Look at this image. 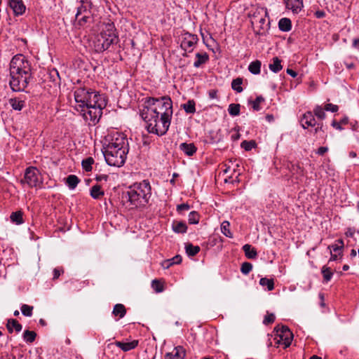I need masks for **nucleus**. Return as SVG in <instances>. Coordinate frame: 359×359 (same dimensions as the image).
<instances>
[{
  "mask_svg": "<svg viewBox=\"0 0 359 359\" xmlns=\"http://www.w3.org/2000/svg\"><path fill=\"white\" fill-rule=\"evenodd\" d=\"M140 116L147 123L149 133L163 135L168 131L172 115V102L170 97H147Z\"/></svg>",
  "mask_w": 359,
  "mask_h": 359,
  "instance_id": "obj_1",
  "label": "nucleus"
},
{
  "mask_svg": "<svg viewBox=\"0 0 359 359\" xmlns=\"http://www.w3.org/2000/svg\"><path fill=\"white\" fill-rule=\"evenodd\" d=\"M128 145L127 140L122 135L113 140L104 151L106 162L111 166H122L128 152Z\"/></svg>",
  "mask_w": 359,
  "mask_h": 359,
  "instance_id": "obj_2",
  "label": "nucleus"
},
{
  "mask_svg": "<svg viewBox=\"0 0 359 359\" xmlns=\"http://www.w3.org/2000/svg\"><path fill=\"white\" fill-rule=\"evenodd\" d=\"M150 196L151 187L145 180L139 184H134L123 195V198L128 200L134 207L144 205L148 203Z\"/></svg>",
  "mask_w": 359,
  "mask_h": 359,
  "instance_id": "obj_3",
  "label": "nucleus"
},
{
  "mask_svg": "<svg viewBox=\"0 0 359 359\" xmlns=\"http://www.w3.org/2000/svg\"><path fill=\"white\" fill-rule=\"evenodd\" d=\"M115 27L113 23L104 25L100 34L93 41L95 50L101 53L108 49L111 44L116 43L118 36L115 33Z\"/></svg>",
  "mask_w": 359,
  "mask_h": 359,
  "instance_id": "obj_4",
  "label": "nucleus"
},
{
  "mask_svg": "<svg viewBox=\"0 0 359 359\" xmlns=\"http://www.w3.org/2000/svg\"><path fill=\"white\" fill-rule=\"evenodd\" d=\"M74 99L76 102L75 109L79 111L87 105L95 106L96 102L103 99L102 95L91 88L86 87L76 88L74 93Z\"/></svg>",
  "mask_w": 359,
  "mask_h": 359,
  "instance_id": "obj_5",
  "label": "nucleus"
},
{
  "mask_svg": "<svg viewBox=\"0 0 359 359\" xmlns=\"http://www.w3.org/2000/svg\"><path fill=\"white\" fill-rule=\"evenodd\" d=\"M96 102L95 106L87 105L79 111L86 121H89L93 124L98 122L102 115V108L106 105L104 98Z\"/></svg>",
  "mask_w": 359,
  "mask_h": 359,
  "instance_id": "obj_6",
  "label": "nucleus"
},
{
  "mask_svg": "<svg viewBox=\"0 0 359 359\" xmlns=\"http://www.w3.org/2000/svg\"><path fill=\"white\" fill-rule=\"evenodd\" d=\"M262 14L255 13L252 19L251 23L256 34L263 35L269 29V20L266 18V11H262Z\"/></svg>",
  "mask_w": 359,
  "mask_h": 359,
  "instance_id": "obj_7",
  "label": "nucleus"
},
{
  "mask_svg": "<svg viewBox=\"0 0 359 359\" xmlns=\"http://www.w3.org/2000/svg\"><path fill=\"white\" fill-rule=\"evenodd\" d=\"M10 73H13L14 76L20 73H24L25 75L31 74L30 64L23 55H16L12 58L10 63Z\"/></svg>",
  "mask_w": 359,
  "mask_h": 359,
  "instance_id": "obj_8",
  "label": "nucleus"
},
{
  "mask_svg": "<svg viewBox=\"0 0 359 359\" xmlns=\"http://www.w3.org/2000/svg\"><path fill=\"white\" fill-rule=\"evenodd\" d=\"M10 86L15 92L25 90L32 78V74H27L25 75L24 73H20L14 76L13 73H10Z\"/></svg>",
  "mask_w": 359,
  "mask_h": 359,
  "instance_id": "obj_9",
  "label": "nucleus"
},
{
  "mask_svg": "<svg viewBox=\"0 0 359 359\" xmlns=\"http://www.w3.org/2000/svg\"><path fill=\"white\" fill-rule=\"evenodd\" d=\"M274 331L276 334L273 339L278 346L283 344L285 348L291 344L293 334L287 326L277 325L274 328Z\"/></svg>",
  "mask_w": 359,
  "mask_h": 359,
  "instance_id": "obj_10",
  "label": "nucleus"
},
{
  "mask_svg": "<svg viewBox=\"0 0 359 359\" xmlns=\"http://www.w3.org/2000/svg\"><path fill=\"white\" fill-rule=\"evenodd\" d=\"M39 170L36 168H27L21 182L27 184L29 187H36L39 183Z\"/></svg>",
  "mask_w": 359,
  "mask_h": 359,
  "instance_id": "obj_11",
  "label": "nucleus"
},
{
  "mask_svg": "<svg viewBox=\"0 0 359 359\" xmlns=\"http://www.w3.org/2000/svg\"><path fill=\"white\" fill-rule=\"evenodd\" d=\"M198 37L196 35L191 34H185L184 36L181 43V47L185 50L191 51L192 48L196 44L198 41Z\"/></svg>",
  "mask_w": 359,
  "mask_h": 359,
  "instance_id": "obj_12",
  "label": "nucleus"
},
{
  "mask_svg": "<svg viewBox=\"0 0 359 359\" xmlns=\"http://www.w3.org/2000/svg\"><path fill=\"white\" fill-rule=\"evenodd\" d=\"M8 5L15 15H21L25 12L26 6L22 0H8Z\"/></svg>",
  "mask_w": 359,
  "mask_h": 359,
  "instance_id": "obj_13",
  "label": "nucleus"
},
{
  "mask_svg": "<svg viewBox=\"0 0 359 359\" xmlns=\"http://www.w3.org/2000/svg\"><path fill=\"white\" fill-rule=\"evenodd\" d=\"M175 353H167L165 355V359H185L186 350L182 346H177L174 349Z\"/></svg>",
  "mask_w": 359,
  "mask_h": 359,
  "instance_id": "obj_14",
  "label": "nucleus"
},
{
  "mask_svg": "<svg viewBox=\"0 0 359 359\" xmlns=\"http://www.w3.org/2000/svg\"><path fill=\"white\" fill-rule=\"evenodd\" d=\"M301 123L304 128H306L309 126H316V121L314 118V114L311 111H307L306 112L302 119H301Z\"/></svg>",
  "mask_w": 359,
  "mask_h": 359,
  "instance_id": "obj_15",
  "label": "nucleus"
},
{
  "mask_svg": "<svg viewBox=\"0 0 359 359\" xmlns=\"http://www.w3.org/2000/svg\"><path fill=\"white\" fill-rule=\"evenodd\" d=\"M286 7L293 12L297 13L303 7V0H285Z\"/></svg>",
  "mask_w": 359,
  "mask_h": 359,
  "instance_id": "obj_16",
  "label": "nucleus"
},
{
  "mask_svg": "<svg viewBox=\"0 0 359 359\" xmlns=\"http://www.w3.org/2000/svg\"><path fill=\"white\" fill-rule=\"evenodd\" d=\"M114 344L117 347L122 349L123 351H128L135 348L137 346L138 341L136 340L132 341L130 342L116 341Z\"/></svg>",
  "mask_w": 359,
  "mask_h": 359,
  "instance_id": "obj_17",
  "label": "nucleus"
},
{
  "mask_svg": "<svg viewBox=\"0 0 359 359\" xmlns=\"http://www.w3.org/2000/svg\"><path fill=\"white\" fill-rule=\"evenodd\" d=\"M180 149L187 156H192L196 151V147L193 143H182L180 145Z\"/></svg>",
  "mask_w": 359,
  "mask_h": 359,
  "instance_id": "obj_18",
  "label": "nucleus"
},
{
  "mask_svg": "<svg viewBox=\"0 0 359 359\" xmlns=\"http://www.w3.org/2000/svg\"><path fill=\"white\" fill-rule=\"evenodd\" d=\"M6 327L10 333H12L13 331V329L17 332H19L21 331L22 326L20 323H18V321L15 319H8L6 323Z\"/></svg>",
  "mask_w": 359,
  "mask_h": 359,
  "instance_id": "obj_19",
  "label": "nucleus"
},
{
  "mask_svg": "<svg viewBox=\"0 0 359 359\" xmlns=\"http://www.w3.org/2000/svg\"><path fill=\"white\" fill-rule=\"evenodd\" d=\"M243 250L248 259H255L257 256V252L254 248L249 244H245L243 246Z\"/></svg>",
  "mask_w": 359,
  "mask_h": 359,
  "instance_id": "obj_20",
  "label": "nucleus"
},
{
  "mask_svg": "<svg viewBox=\"0 0 359 359\" xmlns=\"http://www.w3.org/2000/svg\"><path fill=\"white\" fill-rule=\"evenodd\" d=\"M172 228L176 233H184L187 231V226L184 222L175 221L172 223Z\"/></svg>",
  "mask_w": 359,
  "mask_h": 359,
  "instance_id": "obj_21",
  "label": "nucleus"
},
{
  "mask_svg": "<svg viewBox=\"0 0 359 359\" xmlns=\"http://www.w3.org/2000/svg\"><path fill=\"white\" fill-rule=\"evenodd\" d=\"M279 29L283 32H289L292 28V22L289 18H283L279 20Z\"/></svg>",
  "mask_w": 359,
  "mask_h": 359,
  "instance_id": "obj_22",
  "label": "nucleus"
},
{
  "mask_svg": "<svg viewBox=\"0 0 359 359\" xmlns=\"http://www.w3.org/2000/svg\"><path fill=\"white\" fill-rule=\"evenodd\" d=\"M9 104L13 109L16 111H20L25 107V101L18 98H11L9 100Z\"/></svg>",
  "mask_w": 359,
  "mask_h": 359,
  "instance_id": "obj_23",
  "label": "nucleus"
},
{
  "mask_svg": "<svg viewBox=\"0 0 359 359\" xmlns=\"http://www.w3.org/2000/svg\"><path fill=\"white\" fill-rule=\"evenodd\" d=\"M90 196L94 199H100L104 196V191L102 190L100 185L95 184L91 187Z\"/></svg>",
  "mask_w": 359,
  "mask_h": 359,
  "instance_id": "obj_24",
  "label": "nucleus"
},
{
  "mask_svg": "<svg viewBox=\"0 0 359 359\" xmlns=\"http://www.w3.org/2000/svg\"><path fill=\"white\" fill-rule=\"evenodd\" d=\"M112 313L114 316L122 318L126 313V309L123 304H117L114 306Z\"/></svg>",
  "mask_w": 359,
  "mask_h": 359,
  "instance_id": "obj_25",
  "label": "nucleus"
},
{
  "mask_svg": "<svg viewBox=\"0 0 359 359\" xmlns=\"http://www.w3.org/2000/svg\"><path fill=\"white\" fill-rule=\"evenodd\" d=\"M196 60L194 63V66L195 67H199L201 65L205 63L209 59L208 55L206 53L203 54L198 53H196Z\"/></svg>",
  "mask_w": 359,
  "mask_h": 359,
  "instance_id": "obj_26",
  "label": "nucleus"
},
{
  "mask_svg": "<svg viewBox=\"0 0 359 359\" xmlns=\"http://www.w3.org/2000/svg\"><path fill=\"white\" fill-rule=\"evenodd\" d=\"M79 182V177L74 175H70L66 178V183L71 189H75Z\"/></svg>",
  "mask_w": 359,
  "mask_h": 359,
  "instance_id": "obj_27",
  "label": "nucleus"
},
{
  "mask_svg": "<svg viewBox=\"0 0 359 359\" xmlns=\"http://www.w3.org/2000/svg\"><path fill=\"white\" fill-rule=\"evenodd\" d=\"M261 65V62L257 60L249 65L248 70L253 74H259L260 73Z\"/></svg>",
  "mask_w": 359,
  "mask_h": 359,
  "instance_id": "obj_28",
  "label": "nucleus"
},
{
  "mask_svg": "<svg viewBox=\"0 0 359 359\" xmlns=\"http://www.w3.org/2000/svg\"><path fill=\"white\" fill-rule=\"evenodd\" d=\"M283 67L281 65V61L279 60L278 57H275L273 58V63L269 65V69L277 73L279 71L282 69Z\"/></svg>",
  "mask_w": 359,
  "mask_h": 359,
  "instance_id": "obj_29",
  "label": "nucleus"
},
{
  "mask_svg": "<svg viewBox=\"0 0 359 359\" xmlns=\"http://www.w3.org/2000/svg\"><path fill=\"white\" fill-rule=\"evenodd\" d=\"M259 284L263 287L266 286L269 291H271L274 289V281L272 278H262L259 280Z\"/></svg>",
  "mask_w": 359,
  "mask_h": 359,
  "instance_id": "obj_30",
  "label": "nucleus"
},
{
  "mask_svg": "<svg viewBox=\"0 0 359 359\" xmlns=\"http://www.w3.org/2000/svg\"><path fill=\"white\" fill-rule=\"evenodd\" d=\"M195 102L193 100H189L187 103L182 105V107L187 114H194L196 111Z\"/></svg>",
  "mask_w": 359,
  "mask_h": 359,
  "instance_id": "obj_31",
  "label": "nucleus"
},
{
  "mask_svg": "<svg viewBox=\"0 0 359 359\" xmlns=\"http://www.w3.org/2000/svg\"><path fill=\"white\" fill-rule=\"evenodd\" d=\"M242 83H243V79L236 78L232 81L231 88L233 90H234L237 93H241L243 90V89L241 86Z\"/></svg>",
  "mask_w": 359,
  "mask_h": 359,
  "instance_id": "obj_32",
  "label": "nucleus"
},
{
  "mask_svg": "<svg viewBox=\"0 0 359 359\" xmlns=\"http://www.w3.org/2000/svg\"><path fill=\"white\" fill-rule=\"evenodd\" d=\"M230 223L228 221H224L221 224L222 233L229 238H232L233 235L229 229Z\"/></svg>",
  "mask_w": 359,
  "mask_h": 359,
  "instance_id": "obj_33",
  "label": "nucleus"
},
{
  "mask_svg": "<svg viewBox=\"0 0 359 359\" xmlns=\"http://www.w3.org/2000/svg\"><path fill=\"white\" fill-rule=\"evenodd\" d=\"M36 337V334L34 331L25 330L23 334V339L28 343H32L34 341Z\"/></svg>",
  "mask_w": 359,
  "mask_h": 359,
  "instance_id": "obj_34",
  "label": "nucleus"
},
{
  "mask_svg": "<svg viewBox=\"0 0 359 359\" xmlns=\"http://www.w3.org/2000/svg\"><path fill=\"white\" fill-rule=\"evenodd\" d=\"M186 252L189 256H195L200 251L199 246H194L192 244H187L185 247Z\"/></svg>",
  "mask_w": 359,
  "mask_h": 359,
  "instance_id": "obj_35",
  "label": "nucleus"
},
{
  "mask_svg": "<svg viewBox=\"0 0 359 359\" xmlns=\"http://www.w3.org/2000/svg\"><path fill=\"white\" fill-rule=\"evenodd\" d=\"M94 163V160L92 157H88L82 161V167L86 172H89L92 170V165Z\"/></svg>",
  "mask_w": 359,
  "mask_h": 359,
  "instance_id": "obj_36",
  "label": "nucleus"
},
{
  "mask_svg": "<svg viewBox=\"0 0 359 359\" xmlns=\"http://www.w3.org/2000/svg\"><path fill=\"white\" fill-rule=\"evenodd\" d=\"M11 219L13 222L17 224H20L23 222L22 213L20 211L13 212L11 215Z\"/></svg>",
  "mask_w": 359,
  "mask_h": 359,
  "instance_id": "obj_37",
  "label": "nucleus"
},
{
  "mask_svg": "<svg viewBox=\"0 0 359 359\" xmlns=\"http://www.w3.org/2000/svg\"><path fill=\"white\" fill-rule=\"evenodd\" d=\"M240 108L239 104H231L229 106L228 111L231 116H238L240 114Z\"/></svg>",
  "mask_w": 359,
  "mask_h": 359,
  "instance_id": "obj_38",
  "label": "nucleus"
},
{
  "mask_svg": "<svg viewBox=\"0 0 359 359\" xmlns=\"http://www.w3.org/2000/svg\"><path fill=\"white\" fill-rule=\"evenodd\" d=\"M324 110L320 106H316L313 109V114L318 119L323 120L326 116Z\"/></svg>",
  "mask_w": 359,
  "mask_h": 359,
  "instance_id": "obj_39",
  "label": "nucleus"
},
{
  "mask_svg": "<svg viewBox=\"0 0 359 359\" xmlns=\"http://www.w3.org/2000/svg\"><path fill=\"white\" fill-rule=\"evenodd\" d=\"M256 146L257 143L255 140H244L241 143V147L243 148L245 151H250Z\"/></svg>",
  "mask_w": 359,
  "mask_h": 359,
  "instance_id": "obj_40",
  "label": "nucleus"
},
{
  "mask_svg": "<svg viewBox=\"0 0 359 359\" xmlns=\"http://www.w3.org/2000/svg\"><path fill=\"white\" fill-rule=\"evenodd\" d=\"M151 286L156 292H161L164 290L163 283L157 279L152 281Z\"/></svg>",
  "mask_w": 359,
  "mask_h": 359,
  "instance_id": "obj_41",
  "label": "nucleus"
},
{
  "mask_svg": "<svg viewBox=\"0 0 359 359\" xmlns=\"http://www.w3.org/2000/svg\"><path fill=\"white\" fill-rule=\"evenodd\" d=\"M199 214L196 211H192L189 215V224H198L199 222Z\"/></svg>",
  "mask_w": 359,
  "mask_h": 359,
  "instance_id": "obj_42",
  "label": "nucleus"
},
{
  "mask_svg": "<svg viewBox=\"0 0 359 359\" xmlns=\"http://www.w3.org/2000/svg\"><path fill=\"white\" fill-rule=\"evenodd\" d=\"M322 273L323 275V278L327 282L330 280L332 276V272L329 267L323 266L322 269Z\"/></svg>",
  "mask_w": 359,
  "mask_h": 359,
  "instance_id": "obj_43",
  "label": "nucleus"
},
{
  "mask_svg": "<svg viewBox=\"0 0 359 359\" xmlns=\"http://www.w3.org/2000/svg\"><path fill=\"white\" fill-rule=\"evenodd\" d=\"M264 101V98L262 96H257L255 100L252 102V107L254 110L259 111L260 110L259 104Z\"/></svg>",
  "mask_w": 359,
  "mask_h": 359,
  "instance_id": "obj_44",
  "label": "nucleus"
},
{
  "mask_svg": "<svg viewBox=\"0 0 359 359\" xmlns=\"http://www.w3.org/2000/svg\"><path fill=\"white\" fill-rule=\"evenodd\" d=\"M33 306L23 304L21 307V311L25 316H31L32 315Z\"/></svg>",
  "mask_w": 359,
  "mask_h": 359,
  "instance_id": "obj_45",
  "label": "nucleus"
},
{
  "mask_svg": "<svg viewBox=\"0 0 359 359\" xmlns=\"http://www.w3.org/2000/svg\"><path fill=\"white\" fill-rule=\"evenodd\" d=\"M252 269V265L251 263L244 262L241 265V271L243 274L247 275L250 272Z\"/></svg>",
  "mask_w": 359,
  "mask_h": 359,
  "instance_id": "obj_46",
  "label": "nucleus"
},
{
  "mask_svg": "<svg viewBox=\"0 0 359 359\" xmlns=\"http://www.w3.org/2000/svg\"><path fill=\"white\" fill-rule=\"evenodd\" d=\"M276 317L273 313H267L265 316L264 319L263 320V323L264 325H269L273 323L275 321Z\"/></svg>",
  "mask_w": 359,
  "mask_h": 359,
  "instance_id": "obj_47",
  "label": "nucleus"
},
{
  "mask_svg": "<svg viewBox=\"0 0 359 359\" xmlns=\"http://www.w3.org/2000/svg\"><path fill=\"white\" fill-rule=\"evenodd\" d=\"M89 18V13H85L80 17L76 18V20L80 25H83L88 22Z\"/></svg>",
  "mask_w": 359,
  "mask_h": 359,
  "instance_id": "obj_48",
  "label": "nucleus"
},
{
  "mask_svg": "<svg viewBox=\"0 0 359 359\" xmlns=\"http://www.w3.org/2000/svg\"><path fill=\"white\" fill-rule=\"evenodd\" d=\"M330 251H333L335 253H338L339 255H341V249L343 248L341 245H339V244H333L328 247Z\"/></svg>",
  "mask_w": 359,
  "mask_h": 359,
  "instance_id": "obj_49",
  "label": "nucleus"
},
{
  "mask_svg": "<svg viewBox=\"0 0 359 359\" xmlns=\"http://www.w3.org/2000/svg\"><path fill=\"white\" fill-rule=\"evenodd\" d=\"M85 13H90V12L87 10L86 6L81 5L77 9L76 18L80 17Z\"/></svg>",
  "mask_w": 359,
  "mask_h": 359,
  "instance_id": "obj_50",
  "label": "nucleus"
},
{
  "mask_svg": "<svg viewBox=\"0 0 359 359\" xmlns=\"http://www.w3.org/2000/svg\"><path fill=\"white\" fill-rule=\"evenodd\" d=\"M324 109L326 111H331L332 112H336L338 111L339 107L337 105L332 104H326L325 105Z\"/></svg>",
  "mask_w": 359,
  "mask_h": 359,
  "instance_id": "obj_51",
  "label": "nucleus"
},
{
  "mask_svg": "<svg viewBox=\"0 0 359 359\" xmlns=\"http://www.w3.org/2000/svg\"><path fill=\"white\" fill-rule=\"evenodd\" d=\"M64 273V270L62 269H54L53 270V279L55 280V279H57L60 276Z\"/></svg>",
  "mask_w": 359,
  "mask_h": 359,
  "instance_id": "obj_52",
  "label": "nucleus"
},
{
  "mask_svg": "<svg viewBox=\"0 0 359 359\" xmlns=\"http://www.w3.org/2000/svg\"><path fill=\"white\" fill-rule=\"evenodd\" d=\"M190 208V206L187 203H182L177 205V210L178 212L182 210H188Z\"/></svg>",
  "mask_w": 359,
  "mask_h": 359,
  "instance_id": "obj_53",
  "label": "nucleus"
},
{
  "mask_svg": "<svg viewBox=\"0 0 359 359\" xmlns=\"http://www.w3.org/2000/svg\"><path fill=\"white\" fill-rule=\"evenodd\" d=\"M170 259L172 264H178L182 262V257L180 255H176Z\"/></svg>",
  "mask_w": 359,
  "mask_h": 359,
  "instance_id": "obj_54",
  "label": "nucleus"
},
{
  "mask_svg": "<svg viewBox=\"0 0 359 359\" xmlns=\"http://www.w3.org/2000/svg\"><path fill=\"white\" fill-rule=\"evenodd\" d=\"M172 264L171 259H167L162 262V266L164 269H168L170 266H171Z\"/></svg>",
  "mask_w": 359,
  "mask_h": 359,
  "instance_id": "obj_55",
  "label": "nucleus"
},
{
  "mask_svg": "<svg viewBox=\"0 0 359 359\" xmlns=\"http://www.w3.org/2000/svg\"><path fill=\"white\" fill-rule=\"evenodd\" d=\"M95 180L97 181V182H101L102 180L104 181H107L108 180V176L107 175H97L95 177Z\"/></svg>",
  "mask_w": 359,
  "mask_h": 359,
  "instance_id": "obj_56",
  "label": "nucleus"
},
{
  "mask_svg": "<svg viewBox=\"0 0 359 359\" xmlns=\"http://www.w3.org/2000/svg\"><path fill=\"white\" fill-rule=\"evenodd\" d=\"M234 130L236 131V133L231 135V139L233 140H234V141H236V140H238L240 138L241 135L239 133V128H235Z\"/></svg>",
  "mask_w": 359,
  "mask_h": 359,
  "instance_id": "obj_57",
  "label": "nucleus"
},
{
  "mask_svg": "<svg viewBox=\"0 0 359 359\" xmlns=\"http://www.w3.org/2000/svg\"><path fill=\"white\" fill-rule=\"evenodd\" d=\"M328 151V148L326 147H320L317 151V154L322 156Z\"/></svg>",
  "mask_w": 359,
  "mask_h": 359,
  "instance_id": "obj_58",
  "label": "nucleus"
},
{
  "mask_svg": "<svg viewBox=\"0 0 359 359\" xmlns=\"http://www.w3.org/2000/svg\"><path fill=\"white\" fill-rule=\"evenodd\" d=\"M325 13L323 11H317L315 13V16L317 18H323L325 17Z\"/></svg>",
  "mask_w": 359,
  "mask_h": 359,
  "instance_id": "obj_59",
  "label": "nucleus"
},
{
  "mask_svg": "<svg viewBox=\"0 0 359 359\" xmlns=\"http://www.w3.org/2000/svg\"><path fill=\"white\" fill-rule=\"evenodd\" d=\"M320 131H323V132L324 131L323 130V123H320L318 124L317 128H315L314 133H315V134H316V133H318Z\"/></svg>",
  "mask_w": 359,
  "mask_h": 359,
  "instance_id": "obj_60",
  "label": "nucleus"
},
{
  "mask_svg": "<svg viewBox=\"0 0 359 359\" xmlns=\"http://www.w3.org/2000/svg\"><path fill=\"white\" fill-rule=\"evenodd\" d=\"M332 126L337 130H341V123L335 120L332 121Z\"/></svg>",
  "mask_w": 359,
  "mask_h": 359,
  "instance_id": "obj_61",
  "label": "nucleus"
},
{
  "mask_svg": "<svg viewBox=\"0 0 359 359\" xmlns=\"http://www.w3.org/2000/svg\"><path fill=\"white\" fill-rule=\"evenodd\" d=\"M217 91L215 90H211L209 91V97L211 98V99H215L217 97Z\"/></svg>",
  "mask_w": 359,
  "mask_h": 359,
  "instance_id": "obj_62",
  "label": "nucleus"
},
{
  "mask_svg": "<svg viewBox=\"0 0 359 359\" xmlns=\"http://www.w3.org/2000/svg\"><path fill=\"white\" fill-rule=\"evenodd\" d=\"M287 73L292 76L293 78L296 77L297 76V74L295 71L292 70V69H287Z\"/></svg>",
  "mask_w": 359,
  "mask_h": 359,
  "instance_id": "obj_63",
  "label": "nucleus"
},
{
  "mask_svg": "<svg viewBox=\"0 0 359 359\" xmlns=\"http://www.w3.org/2000/svg\"><path fill=\"white\" fill-rule=\"evenodd\" d=\"M354 233H355L354 230H353L351 229H348V231L346 232V235L347 237H352L354 235Z\"/></svg>",
  "mask_w": 359,
  "mask_h": 359,
  "instance_id": "obj_64",
  "label": "nucleus"
}]
</instances>
